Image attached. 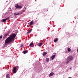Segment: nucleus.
Listing matches in <instances>:
<instances>
[{
	"label": "nucleus",
	"mask_w": 78,
	"mask_h": 78,
	"mask_svg": "<svg viewBox=\"0 0 78 78\" xmlns=\"http://www.w3.org/2000/svg\"><path fill=\"white\" fill-rule=\"evenodd\" d=\"M42 45V43H40L39 44V45H38V46H39V47H40V46H41Z\"/></svg>",
	"instance_id": "dca6fc26"
},
{
	"label": "nucleus",
	"mask_w": 78,
	"mask_h": 78,
	"mask_svg": "<svg viewBox=\"0 0 78 78\" xmlns=\"http://www.w3.org/2000/svg\"><path fill=\"white\" fill-rule=\"evenodd\" d=\"M69 69H72V68H70Z\"/></svg>",
	"instance_id": "393cba45"
},
{
	"label": "nucleus",
	"mask_w": 78,
	"mask_h": 78,
	"mask_svg": "<svg viewBox=\"0 0 78 78\" xmlns=\"http://www.w3.org/2000/svg\"><path fill=\"white\" fill-rule=\"evenodd\" d=\"M15 7L16 8H19V9H21L22 8V6L21 5H19L18 4H16L15 5Z\"/></svg>",
	"instance_id": "7ed1b4c3"
},
{
	"label": "nucleus",
	"mask_w": 78,
	"mask_h": 78,
	"mask_svg": "<svg viewBox=\"0 0 78 78\" xmlns=\"http://www.w3.org/2000/svg\"><path fill=\"white\" fill-rule=\"evenodd\" d=\"M54 58H55V55H53L51 56V58L52 59V60H53Z\"/></svg>",
	"instance_id": "6e6552de"
},
{
	"label": "nucleus",
	"mask_w": 78,
	"mask_h": 78,
	"mask_svg": "<svg viewBox=\"0 0 78 78\" xmlns=\"http://www.w3.org/2000/svg\"><path fill=\"white\" fill-rule=\"evenodd\" d=\"M16 35L14 34L10 35L9 37L5 41V43L4 44V47H6L10 42H12L14 41V38L16 37Z\"/></svg>",
	"instance_id": "f257e3e1"
},
{
	"label": "nucleus",
	"mask_w": 78,
	"mask_h": 78,
	"mask_svg": "<svg viewBox=\"0 0 78 78\" xmlns=\"http://www.w3.org/2000/svg\"><path fill=\"white\" fill-rule=\"evenodd\" d=\"M77 52H78V48L77 49Z\"/></svg>",
	"instance_id": "bb28decb"
},
{
	"label": "nucleus",
	"mask_w": 78,
	"mask_h": 78,
	"mask_svg": "<svg viewBox=\"0 0 78 78\" xmlns=\"http://www.w3.org/2000/svg\"><path fill=\"white\" fill-rule=\"evenodd\" d=\"M7 36H8V34H5L3 37L4 38H5Z\"/></svg>",
	"instance_id": "f3484780"
},
{
	"label": "nucleus",
	"mask_w": 78,
	"mask_h": 78,
	"mask_svg": "<svg viewBox=\"0 0 78 78\" xmlns=\"http://www.w3.org/2000/svg\"><path fill=\"white\" fill-rule=\"evenodd\" d=\"M29 46L31 47H34V44H33V43H31L30 44Z\"/></svg>",
	"instance_id": "423d86ee"
},
{
	"label": "nucleus",
	"mask_w": 78,
	"mask_h": 78,
	"mask_svg": "<svg viewBox=\"0 0 78 78\" xmlns=\"http://www.w3.org/2000/svg\"><path fill=\"white\" fill-rule=\"evenodd\" d=\"M32 30H33L32 29H31V30H28L27 32V34H28L29 33H30L31 31H32Z\"/></svg>",
	"instance_id": "1a4fd4ad"
},
{
	"label": "nucleus",
	"mask_w": 78,
	"mask_h": 78,
	"mask_svg": "<svg viewBox=\"0 0 78 78\" xmlns=\"http://www.w3.org/2000/svg\"><path fill=\"white\" fill-rule=\"evenodd\" d=\"M58 41V38H56L54 40V42H57Z\"/></svg>",
	"instance_id": "ddd939ff"
},
{
	"label": "nucleus",
	"mask_w": 78,
	"mask_h": 78,
	"mask_svg": "<svg viewBox=\"0 0 78 78\" xmlns=\"http://www.w3.org/2000/svg\"><path fill=\"white\" fill-rule=\"evenodd\" d=\"M23 44H21V47H23Z\"/></svg>",
	"instance_id": "5701e85b"
},
{
	"label": "nucleus",
	"mask_w": 78,
	"mask_h": 78,
	"mask_svg": "<svg viewBox=\"0 0 78 78\" xmlns=\"http://www.w3.org/2000/svg\"><path fill=\"white\" fill-rule=\"evenodd\" d=\"M73 59V57L71 55H69L66 59L67 61L65 62V64L67 65V64H69L70 61H72Z\"/></svg>",
	"instance_id": "f03ea898"
},
{
	"label": "nucleus",
	"mask_w": 78,
	"mask_h": 78,
	"mask_svg": "<svg viewBox=\"0 0 78 78\" xmlns=\"http://www.w3.org/2000/svg\"><path fill=\"white\" fill-rule=\"evenodd\" d=\"M53 75H54V73L53 72L49 74V77H50V76H53Z\"/></svg>",
	"instance_id": "0eeeda50"
},
{
	"label": "nucleus",
	"mask_w": 78,
	"mask_h": 78,
	"mask_svg": "<svg viewBox=\"0 0 78 78\" xmlns=\"http://www.w3.org/2000/svg\"><path fill=\"white\" fill-rule=\"evenodd\" d=\"M47 52H43V56H45V55H47Z\"/></svg>",
	"instance_id": "4468645a"
},
{
	"label": "nucleus",
	"mask_w": 78,
	"mask_h": 78,
	"mask_svg": "<svg viewBox=\"0 0 78 78\" xmlns=\"http://www.w3.org/2000/svg\"><path fill=\"white\" fill-rule=\"evenodd\" d=\"M16 67L17 68H18V69L19 68V66H16Z\"/></svg>",
	"instance_id": "b1692460"
},
{
	"label": "nucleus",
	"mask_w": 78,
	"mask_h": 78,
	"mask_svg": "<svg viewBox=\"0 0 78 78\" xmlns=\"http://www.w3.org/2000/svg\"><path fill=\"white\" fill-rule=\"evenodd\" d=\"M21 14V13H19L16 14V13H14V16H17V15H19L20 14Z\"/></svg>",
	"instance_id": "9b49d317"
},
{
	"label": "nucleus",
	"mask_w": 78,
	"mask_h": 78,
	"mask_svg": "<svg viewBox=\"0 0 78 78\" xmlns=\"http://www.w3.org/2000/svg\"><path fill=\"white\" fill-rule=\"evenodd\" d=\"M70 50H71V49H70V48H69L68 49V51H69V52H70Z\"/></svg>",
	"instance_id": "6ab92c4d"
},
{
	"label": "nucleus",
	"mask_w": 78,
	"mask_h": 78,
	"mask_svg": "<svg viewBox=\"0 0 78 78\" xmlns=\"http://www.w3.org/2000/svg\"><path fill=\"white\" fill-rule=\"evenodd\" d=\"M46 61L47 62H49V58H46Z\"/></svg>",
	"instance_id": "2eb2a0df"
},
{
	"label": "nucleus",
	"mask_w": 78,
	"mask_h": 78,
	"mask_svg": "<svg viewBox=\"0 0 78 78\" xmlns=\"http://www.w3.org/2000/svg\"><path fill=\"white\" fill-rule=\"evenodd\" d=\"M16 33H18V32H17V30H16Z\"/></svg>",
	"instance_id": "4be33fe9"
},
{
	"label": "nucleus",
	"mask_w": 78,
	"mask_h": 78,
	"mask_svg": "<svg viewBox=\"0 0 78 78\" xmlns=\"http://www.w3.org/2000/svg\"><path fill=\"white\" fill-rule=\"evenodd\" d=\"M3 37V36L1 35L0 37V39H2V37Z\"/></svg>",
	"instance_id": "412c9836"
},
{
	"label": "nucleus",
	"mask_w": 78,
	"mask_h": 78,
	"mask_svg": "<svg viewBox=\"0 0 78 78\" xmlns=\"http://www.w3.org/2000/svg\"><path fill=\"white\" fill-rule=\"evenodd\" d=\"M7 20L6 19H3L2 20V22H6V21Z\"/></svg>",
	"instance_id": "9d476101"
},
{
	"label": "nucleus",
	"mask_w": 78,
	"mask_h": 78,
	"mask_svg": "<svg viewBox=\"0 0 78 78\" xmlns=\"http://www.w3.org/2000/svg\"><path fill=\"white\" fill-rule=\"evenodd\" d=\"M28 52V51L26 50L23 51V53L24 54H26Z\"/></svg>",
	"instance_id": "39448f33"
},
{
	"label": "nucleus",
	"mask_w": 78,
	"mask_h": 78,
	"mask_svg": "<svg viewBox=\"0 0 78 78\" xmlns=\"http://www.w3.org/2000/svg\"><path fill=\"white\" fill-rule=\"evenodd\" d=\"M6 76L7 78H9V75L8 74H7Z\"/></svg>",
	"instance_id": "a211bd4d"
},
{
	"label": "nucleus",
	"mask_w": 78,
	"mask_h": 78,
	"mask_svg": "<svg viewBox=\"0 0 78 78\" xmlns=\"http://www.w3.org/2000/svg\"><path fill=\"white\" fill-rule=\"evenodd\" d=\"M33 24H34V22H33V21H32L30 22V25H33Z\"/></svg>",
	"instance_id": "f8f14e48"
},
{
	"label": "nucleus",
	"mask_w": 78,
	"mask_h": 78,
	"mask_svg": "<svg viewBox=\"0 0 78 78\" xmlns=\"http://www.w3.org/2000/svg\"><path fill=\"white\" fill-rule=\"evenodd\" d=\"M17 68L16 67H14L13 68V69L12 71L13 72V73H16V72H17Z\"/></svg>",
	"instance_id": "20e7f679"
},
{
	"label": "nucleus",
	"mask_w": 78,
	"mask_h": 78,
	"mask_svg": "<svg viewBox=\"0 0 78 78\" xmlns=\"http://www.w3.org/2000/svg\"><path fill=\"white\" fill-rule=\"evenodd\" d=\"M9 19H10V17H8L7 18H6V20H9Z\"/></svg>",
	"instance_id": "aec40b11"
},
{
	"label": "nucleus",
	"mask_w": 78,
	"mask_h": 78,
	"mask_svg": "<svg viewBox=\"0 0 78 78\" xmlns=\"http://www.w3.org/2000/svg\"><path fill=\"white\" fill-rule=\"evenodd\" d=\"M68 78H72V77H68Z\"/></svg>",
	"instance_id": "a878e982"
}]
</instances>
